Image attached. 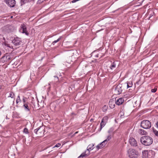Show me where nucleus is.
<instances>
[{
	"instance_id": "obj_1",
	"label": "nucleus",
	"mask_w": 158,
	"mask_h": 158,
	"mask_svg": "<svg viewBox=\"0 0 158 158\" xmlns=\"http://www.w3.org/2000/svg\"><path fill=\"white\" fill-rule=\"evenodd\" d=\"M141 143L144 145L148 146L151 145L153 142V139L150 137L144 136L142 137L140 139Z\"/></svg>"
},
{
	"instance_id": "obj_2",
	"label": "nucleus",
	"mask_w": 158,
	"mask_h": 158,
	"mask_svg": "<svg viewBox=\"0 0 158 158\" xmlns=\"http://www.w3.org/2000/svg\"><path fill=\"white\" fill-rule=\"evenodd\" d=\"M127 152L130 158H137L139 155L138 152L133 149H129Z\"/></svg>"
},
{
	"instance_id": "obj_3",
	"label": "nucleus",
	"mask_w": 158,
	"mask_h": 158,
	"mask_svg": "<svg viewBox=\"0 0 158 158\" xmlns=\"http://www.w3.org/2000/svg\"><path fill=\"white\" fill-rule=\"evenodd\" d=\"M44 129L43 126H40V127L35 129L34 132L37 135L38 137H41L44 135Z\"/></svg>"
},
{
	"instance_id": "obj_4",
	"label": "nucleus",
	"mask_w": 158,
	"mask_h": 158,
	"mask_svg": "<svg viewBox=\"0 0 158 158\" xmlns=\"http://www.w3.org/2000/svg\"><path fill=\"white\" fill-rule=\"evenodd\" d=\"M141 126L144 129H149L151 127V123L148 120H143L141 122Z\"/></svg>"
},
{
	"instance_id": "obj_5",
	"label": "nucleus",
	"mask_w": 158,
	"mask_h": 158,
	"mask_svg": "<svg viewBox=\"0 0 158 158\" xmlns=\"http://www.w3.org/2000/svg\"><path fill=\"white\" fill-rule=\"evenodd\" d=\"M10 60V55L9 54L6 53L1 58L0 61L2 62L5 63L8 61Z\"/></svg>"
},
{
	"instance_id": "obj_6",
	"label": "nucleus",
	"mask_w": 158,
	"mask_h": 158,
	"mask_svg": "<svg viewBox=\"0 0 158 158\" xmlns=\"http://www.w3.org/2000/svg\"><path fill=\"white\" fill-rule=\"evenodd\" d=\"M20 31L23 33H24L27 35H28L29 34L27 31L26 25L24 23H22L21 24Z\"/></svg>"
},
{
	"instance_id": "obj_7",
	"label": "nucleus",
	"mask_w": 158,
	"mask_h": 158,
	"mask_svg": "<svg viewBox=\"0 0 158 158\" xmlns=\"http://www.w3.org/2000/svg\"><path fill=\"white\" fill-rule=\"evenodd\" d=\"M122 85L118 84L115 88L114 93L116 94H119L122 91Z\"/></svg>"
},
{
	"instance_id": "obj_8",
	"label": "nucleus",
	"mask_w": 158,
	"mask_h": 158,
	"mask_svg": "<svg viewBox=\"0 0 158 158\" xmlns=\"http://www.w3.org/2000/svg\"><path fill=\"white\" fill-rule=\"evenodd\" d=\"M21 42V40L18 37L15 38L12 41V43L15 46H17L20 45Z\"/></svg>"
},
{
	"instance_id": "obj_9",
	"label": "nucleus",
	"mask_w": 158,
	"mask_h": 158,
	"mask_svg": "<svg viewBox=\"0 0 158 158\" xmlns=\"http://www.w3.org/2000/svg\"><path fill=\"white\" fill-rule=\"evenodd\" d=\"M6 3L10 7H14L15 4V1L14 0H5Z\"/></svg>"
},
{
	"instance_id": "obj_10",
	"label": "nucleus",
	"mask_w": 158,
	"mask_h": 158,
	"mask_svg": "<svg viewBox=\"0 0 158 158\" xmlns=\"http://www.w3.org/2000/svg\"><path fill=\"white\" fill-rule=\"evenodd\" d=\"M129 142L130 144L133 146H137V142L136 140L133 137H131L129 139Z\"/></svg>"
},
{
	"instance_id": "obj_11",
	"label": "nucleus",
	"mask_w": 158,
	"mask_h": 158,
	"mask_svg": "<svg viewBox=\"0 0 158 158\" xmlns=\"http://www.w3.org/2000/svg\"><path fill=\"white\" fill-rule=\"evenodd\" d=\"M124 102V99L122 98H120L117 100H116V98L115 99V103L118 106L122 104Z\"/></svg>"
},
{
	"instance_id": "obj_12",
	"label": "nucleus",
	"mask_w": 158,
	"mask_h": 158,
	"mask_svg": "<svg viewBox=\"0 0 158 158\" xmlns=\"http://www.w3.org/2000/svg\"><path fill=\"white\" fill-rule=\"evenodd\" d=\"M106 143L105 142V141H103L102 142L98 144L96 146V148L97 150H99V149L102 148H103L106 144Z\"/></svg>"
},
{
	"instance_id": "obj_13",
	"label": "nucleus",
	"mask_w": 158,
	"mask_h": 158,
	"mask_svg": "<svg viewBox=\"0 0 158 158\" xmlns=\"http://www.w3.org/2000/svg\"><path fill=\"white\" fill-rule=\"evenodd\" d=\"M143 158H148V150H144L142 151Z\"/></svg>"
},
{
	"instance_id": "obj_14",
	"label": "nucleus",
	"mask_w": 158,
	"mask_h": 158,
	"mask_svg": "<svg viewBox=\"0 0 158 158\" xmlns=\"http://www.w3.org/2000/svg\"><path fill=\"white\" fill-rule=\"evenodd\" d=\"M109 105L111 108H113L115 106L114 102L113 99H110L109 102Z\"/></svg>"
},
{
	"instance_id": "obj_15",
	"label": "nucleus",
	"mask_w": 158,
	"mask_h": 158,
	"mask_svg": "<svg viewBox=\"0 0 158 158\" xmlns=\"http://www.w3.org/2000/svg\"><path fill=\"white\" fill-rule=\"evenodd\" d=\"M138 132L141 135H146L147 132L144 130L139 129L138 131Z\"/></svg>"
},
{
	"instance_id": "obj_16",
	"label": "nucleus",
	"mask_w": 158,
	"mask_h": 158,
	"mask_svg": "<svg viewBox=\"0 0 158 158\" xmlns=\"http://www.w3.org/2000/svg\"><path fill=\"white\" fill-rule=\"evenodd\" d=\"M7 27L8 29H7L8 32H10L13 31L15 29V27L12 26L10 25L8 26Z\"/></svg>"
},
{
	"instance_id": "obj_17",
	"label": "nucleus",
	"mask_w": 158,
	"mask_h": 158,
	"mask_svg": "<svg viewBox=\"0 0 158 158\" xmlns=\"http://www.w3.org/2000/svg\"><path fill=\"white\" fill-rule=\"evenodd\" d=\"M94 144L93 143L89 145L87 147V150L89 152L94 148Z\"/></svg>"
},
{
	"instance_id": "obj_18",
	"label": "nucleus",
	"mask_w": 158,
	"mask_h": 158,
	"mask_svg": "<svg viewBox=\"0 0 158 158\" xmlns=\"http://www.w3.org/2000/svg\"><path fill=\"white\" fill-rule=\"evenodd\" d=\"M106 123V122L103 121L102 120V121L100 124V129L98 130V131H100L101 130L102 128L105 126Z\"/></svg>"
},
{
	"instance_id": "obj_19",
	"label": "nucleus",
	"mask_w": 158,
	"mask_h": 158,
	"mask_svg": "<svg viewBox=\"0 0 158 158\" xmlns=\"http://www.w3.org/2000/svg\"><path fill=\"white\" fill-rule=\"evenodd\" d=\"M116 62H113V63L111 64V65L110 66V68L111 69H113L115 68L116 67Z\"/></svg>"
},
{
	"instance_id": "obj_20",
	"label": "nucleus",
	"mask_w": 158,
	"mask_h": 158,
	"mask_svg": "<svg viewBox=\"0 0 158 158\" xmlns=\"http://www.w3.org/2000/svg\"><path fill=\"white\" fill-rule=\"evenodd\" d=\"M23 106L25 108V110L27 111L30 110L29 107L27 103H24Z\"/></svg>"
},
{
	"instance_id": "obj_21",
	"label": "nucleus",
	"mask_w": 158,
	"mask_h": 158,
	"mask_svg": "<svg viewBox=\"0 0 158 158\" xmlns=\"http://www.w3.org/2000/svg\"><path fill=\"white\" fill-rule=\"evenodd\" d=\"M133 85L132 81H130L127 83V88L131 87Z\"/></svg>"
},
{
	"instance_id": "obj_22",
	"label": "nucleus",
	"mask_w": 158,
	"mask_h": 158,
	"mask_svg": "<svg viewBox=\"0 0 158 158\" xmlns=\"http://www.w3.org/2000/svg\"><path fill=\"white\" fill-rule=\"evenodd\" d=\"M85 152H84L81 154L80 156L78 158H80L81 157H85V156H87L89 155V154H85V152Z\"/></svg>"
},
{
	"instance_id": "obj_23",
	"label": "nucleus",
	"mask_w": 158,
	"mask_h": 158,
	"mask_svg": "<svg viewBox=\"0 0 158 158\" xmlns=\"http://www.w3.org/2000/svg\"><path fill=\"white\" fill-rule=\"evenodd\" d=\"M62 36H60L57 40L53 41L52 43V44L54 45L55 43L59 41L61 39Z\"/></svg>"
},
{
	"instance_id": "obj_24",
	"label": "nucleus",
	"mask_w": 158,
	"mask_h": 158,
	"mask_svg": "<svg viewBox=\"0 0 158 158\" xmlns=\"http://www.w3.org/2000/svg\"><path fill=\"white\" fill-rule=\"evenodd\" d=\"M21 102V100L20 98V97L19 95H18L16 100V103L17 104L19 102Z\"/></svg>"
},
{
	"instance_id": "obj_25",
	"label": "nucleus",
	"mask_w": 158,
	"mask_h": 158,
	"mask_svg": "<svg viewBox=\"0 0 158 158\" xmlns=\"http://www.w3.org/2000/svg\"><path fill=\"white\" fill-rule=\"evenodd\" d=\"M153 129V131L155 135L158 137V131H156L155 129L153 127L152 128Z\"/></svg>"
},
{
	"instance_id": "obj_26",
	"label": "nucleus",
	"mask_w": 158,
	"mask_h": 158,
	"mask_svg": "<svg viewBox=\"0 0 158 158\" xmlns=\"http://www.w3.org/2000/svg\"><path fill=\"white\" fill-rule=\"evenodd\" d=\"M111 135H109L107 136V139L104 140V141H105V142L107 143V142L110 140V139H111Z\"/></svg>"
},
{
	"instance_id": "obj_27",
	"label": "nucleus",
	"mask_w": 158,
	"mask_h": 158,
	"mask_svg": "<svg viewBox=\"0 0 158 158\" xmlns=\"http://www.w3.org/2000/svg\"><path fill=\"white\" fill-rule=\"evenodd\" d=\"M108 116H105L103 118L102 120L106 123L108 119Z\"/></svg>"
},
{
	"instance_id": "obj_28",
	"label": "nucleus",
	"mask_w": 158,
	"mask_h": 158,
	"mask_svg": "<svg viewBox=\"0 0 158 158\" xmlns=\"http://www.w3.org/2000/svg\"><path fill=\"white\" fill-rule=\"evenodd\" d=\"M14 96L15 95L14 93L13 92H11L10 93L9 96V97H10L12 98H13L14 97Z\"/></svg>"
},
{
	"instance_id": "obj_29",
	"label": "nucleus",
	"mask_w": 158,
	"mask_h": 158,
	"mask_svg": "<svg viewBox=\"0 0 158 158\" xmlns=\"http://www.w3.org/2000/svg\"><path fill=\"white\" fill-rule=\"evenodd\" d=\"M107 109V106H104L103 107V111L104 112L106 111Z\"/></svg>"
},
{
	"instance_id": "obj_30",
	"label": "nucleus",
	"mask_w": 158,
	"mask_h": 158,
	"mask_svg": "<svg viewBox=\"0 0 158 158\" xmlns=\"http://www.w3.org/2000/svg\"><path fill=\"white\" fill-rule=\"evenodd\" d=\"M4 45L8 47H9L11 48H13V46H10V45L8 44L5 43Z\"/></svg>"
},
{
	"instance_id": "obj_31",
	"label": "nucleus",
	"mask_w": 158,
	"mask_h": 158,
	"mask_svg": "<svg viewBox=\"0 0 158 158\" xmlns=\"http://www.w3.org/2000/svg\"><path fill=\"white\" fill-rule=\"evenodd\" d=\"M23 132L26 134H28V129L26 128H24L23 130Z\"/></svg>"
},
{
	"instance_id": "obj_32",
	"label": "nucleus",
	"mask_w": 158,
	"mask_h": 158,
	"mask_svg": "<svg viewBox=\"0 0 158 158\" xmlns=\"http://www.w3.org/2000/svg\"><path fill=\"white\" fill-rule=\"evenodd\" d=\"M28 0H21V4H23L26 2H27Z\"/></svg>"
},
{
	"instance_id": "obj_33",
	"label": "nucleus",
	"mask_w": 158,
	"mask_h": 158,
	"mask_svg": "<svg viewBox=\"0 0 158 158\" xmlns=\"http://www.w3.org/2000/svg\"><path fill=\"white\" fill-rule=\"evenodd\" d=\"M60 146V143H57L54 147L53 148L55 147H59Z\"/></svg>"
},
{
	"instance_id": "obj_34",
	"label": "nucleus",
	"mask_w": 158,
	"mask_h": 158,
	"mask_svg": "<svg viewBox=\"0 0 158 158\" xmlns=\"http://www.w3.org/2000/svg\"><path fill=\"white\" fill-rule=\"evenodd\" d=\"M157 90V89L155 88L153 89H151V92L153 93L155 92Z\"/></svg>"
},
{
	"instance_id": "obj_35",
	"label": "nucleus",
	"mask_w": 158,
	"mask_h": 158,
	"mask_svg": "<svg viewBox=\"0 0 158 158\" xmlns=\"http://www.w3.org/2000/svg\"><path fill=\"white\" fill-rule=\"evenodd\" d=\"M27 99V98H25V97H23V102L24 103H25L26 102V99Z\"/></svg>"
},
{
	"instance_id": "obj_36",
	"label": "nucleus",
	"mask_w": 158,
	"mask_h": 158,
	"mask_svg": "<svg viewBox=\"0 0 158 158\" xmlns=\"http://www.w3.org/2000/svg\"><path fill=\"white\" fill-rule=\"evenodd\" d=\"M54 77L55 79V80L58 81V78L57 76H54Z\"/></svg>"
},
{
	"instance_id": "obj_37",
	"label": "nucleus",
	"mask_w": 158,
	"mask_h": 158,
	"mask_svg": "<svg viewBox=\"0 0 158 158\" xmlns=\"http://www.w3.org/2000/svg\"><path fill=\"white\" fill-rule=\"evenodd\" d=\"M156 125L157 127L158 128V121L157 122V123H156Z\"/></svg>"
},
{
	"instance_id": "obj_38",
	"label": "nucleus",
	"mask_w": 158,
	"mask_h": 158,
	"mask_svg": "<svg viewBox=\"0 0 158 158\" xmlns=\"http://www.w3.org/2000/svg\"><path fill=\"white\" fill-rule=\"evenodd\" d=\"M77 133V132H76L75 134Z\"/></svg>"
},
{
	"instance_id": "obj_39",
	"label": "nucleus",
	"mask_w": 158,
	"mask_h": 158,
	"mask_svg": "<svg viewBox=\"0 0 158 158\" xmlns=\"http://www.w3.org/2000/svg\"><path fill=\"white\" fill-rule=\"evenodd\" d=\"M12 17H13V16H11V18H12Z\"/></svg>"
},
{
	"instance_id": "obj_40",
	"label": "nucleus",
	"mask_w": 158,
	"mask_h": 158,
	"mask_svg": "<svg viewBox=\"0 0 158 158\" xmlns=\"http://www.w3.org/2000/svg\"><path fill=\"white\" fill-rule=\"evenodd\" d=\"M121 117H122V115H121Z\"/></svg>"
}]
</instances>
